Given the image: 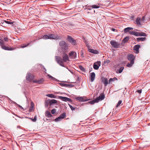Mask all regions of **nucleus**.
Returning a JSON list of instances; mask_svg holds the SVG:
<instances>
[{
	"label": "nucleus",
	"mask_w": 150,
	"mask_h": 150,
	"mask_svg": "<svg viewBox=\"0 0 150 150\" xmlns=\"http://www.w3.org/2000/svg\"><path fill=\"white\" fill-rule=\"evenodd\" d=\"M127 59L130 61V63H128L127 64V67H131L134 63V60L135 57L132 54H128L127 57Z\"/></svg>",
	"instance_id": "obj_1"
},
{
	"label": "nucleus",
	"mask_w": 150,
	"mask_h": 150,
	"mask_svg": "<svg viewBox=\"0 0 150 150\" xmlns=\"http://www.w3.org/2000/svg\"><path fill=\"white\" fill-rule=\"evenodd\" d=\"M59 45L61 47L62 50L64 52H67L68 49V45L65 42L61 41L59 42Z\"/></svg>",
	"instance_id": "obj_2"
},
{
	"label": "nucleus",
	"mask_w": 150,
	"mask_h": 150,
	"mask_svg": "<svg viewBox=\"0 0 150 150\" xmlns=\"http://www.w3.org/2000/svg\"><path fill=\"white\" fill-rule=\"evenodd\" d=\"M55 60L58 64L62 67L64 66V63L62 61V60L61 57L58 56H56L55 57Z\"/></svg>",
	"instance_id": "obj_3"
},
{
	"label": "nucleus",
	"mask_w": 150,
	"mask_h": 150,
	"mask_svg": "<svg viewBox=\"0 0 150 150\" xmlns=\"http://www.w3.org/2000/svg\"><path fill=\"white\" fill-rule=\"evenodd\" d=\"M49 39H53L54 40L60 39L61 38L60 36L58 35L57 34H50L49 35Z\"/></svg>",
	"instance_id": "obj_4"
},
{
	"label": "nucleus",
	"mask_w": 150,
	"mask_h": 150,
	"mask_svg": "<svg viewBox=\"0 0 150 150\" xmlns=\"http://www.w3.org/2000/svg\"><path fill=\"white\" fill-rule=\"evenodd\" d=\"M105 98V96L103 94H101L99 97L96 98L94 100L96 103H98L100 100H103Z\"/></svg>",
	"instance_id": "obj_5"
},
{
	"label": "nucleus",
	"mask_w": 150,
	"mask_h": 150,
	"mask_svg": "<svg viewBox=\"0 0 150 150\" xmlns=\"http://www.w3.org/2000/svg\"><path fill=\"white\" fill-rule=\"evenodd\" d=\"M110 43L112 46L115 48H119L120 46L119 43L114 41H111Z\"/></svg>",
	"instance_id": "obj_6"
},
{
	"label": "nucleus",
	"mask_w": 150,
	"mask_h": 150,
	"mask_svg": "<svg viewBox=\"0 0 150 150\" xmlns=\"http://www.w3.org/2000/svg\"><path fill=\"white\" fill-rule=\"evenodd\" d=\"M59 98L63 101L65 102L69 101L71 103H72V101L71 100L70 98L67 97L63 96H59Z\"/></svg>",
	"instance_id": "obj_7"
},
{
	"label": "nucleus",
	"mask_w": 150,
	"mask_h": 150,
	"mask_svg": "<svg viewBox=\"0 0 150 150\" xmlns=\"http://www.w3.org/2000/svg\"><path fill=\"white\" fill-rule=\"evenodd\" d=\"M101 62L100 61H98L94 63L93 65V68L96 70L98 69L99 67L100 66Z\"/></svg>",
	"instance_id": "obj_8"
},
{
	"label": "nucleus",
	"mask_w": 150,
	"mask_h": 150,
	"mask_svg": "<svg viewBox=\"0 0 150 150\" xmlns=\"http://www.w3.org/2000/svg\"><path fill=\"white\" fill-rule=\"evenodd\" d=\"M68 41L72 44L75 45L76 43V41L71 36H68L67 38Z\"/></svg>",
	"instance_id": "obj_9"
},
{
	"label": "nucleus",
	"mask_w": 150,
	"mask_h": 150,
	"mask_svg": "<svg viewBox=\"0 0 150 150\" xmlns=\"http://www.w3.org/2000/svg\"><path fill=\"white\" fill-rule=\"evenodd\" d=\"M63 60L64 62H66L69 61V57L68 55L65 53H64L62 55Z\"/></svg>",
	"instance_id": "obj_10"
},
{
	"label": "nucleus",
	"mask_w": 150,
	"mask_h": 150,
	"mask_svg": "<svg viewBox=\"0 0 150 150\" xmlns=\"http://www.w3.org/2000/svg\"><path fill=\"white\" fill-rule=\"evenodd\" d=\"M26 79L28 81H31L34 79L33 76H31L30 73H28L26 76Z\"/></svg>",
	"instance_id": "obj_11"
},
{
	"label": "nucleus",
	"mask_w": 150,
	"mask_h": 150,
	"mask_svg": "<svg viewBox=\"0 0 150 150\" xmlns=\"http://www.w3.org/2000/svg\"><path fill=\"white\" fill-rule=\"evenodd\" d=\"M76 99L79 102H85L88 100L85 99L82 97H78L76 98Z\"/></svg>",
	"instance_id": "obj_12"
},
{
	"label": "nucleus",
	"mask_w": 150,
	"mask_h": 150,
	"mask_svg": "<svg viewBox=\"0 0 150 150\" xmlns=\"http://www.w3.org/2000/svg\"><path fill=\"white\" fill-rule=\"evenodd\" d=\"M44 80L43 78H41L39 80H35L33 81L34 83L40 84H42L44 82Z\"/></svg>",
	"instance_id": "obj_13"
},
{
	"label": "nucleus",
	"mask_w": 150,
	"mask_h": 150,
	"mask_svg": "<svg viewBox=\"0 0 150 150\" xmlns=\"http://www.w3.org/2000/svg\"><path fill=\"white\" fill-rule=\"evenodd\" d=\"M95 76L96 75L94 72H93L91 73L90 76L91 80V82H93L94 80Z\"/></svg>",
	"instance_id": "obj_14"
},
{
	"label": "nucleus",
	"mask_w": 150,
	"mask_h": 150,
	"mask_svg": "<svg viewBox=\"0 0 150 150\" xmlns=\"http://www.w3.org/2000/svg\"><path fill=\"white\" fill-rule=\"evenodd\" d=\"M88 51L89 52L94 54H96L99 53V52L98 51L93 49L89 48L88 49Z\"/></svg>",
	"instance_id": "obj_15"
},
{
	"label": "nucleus",
	"mask_w": 150,
	"mask_h": 150,
	"mask_svg": "<svg viewBox=\"0 0 150 150\" xmlns=\"http://www.w3.org/2000/svg\"><path fill=\"white\" fill-rule=\"evenodd\" d=\"M50 102V105L51 106L54 105V104H57V101L56 100L52 99L51 100L49 99Z\"/></svg>",
	"instance_id": "obj_16"
},
{
	"label": "nucleus",
	"mask_w": 150,
	"mask_h": 150,
	"mask_svg": "<svg viewBox=\"0 0 150 150\" xmlns=\"http://www.w3.org/2000/svg\"><path fill=\"white\" fill-rule=\"evenodd\" d=\"M2 48L5 50H13V49L11 47L9 48L8 47H7L6 46H5L4 45H2L1 46Z\"/></svg>",
	"instance_id": "obj_17"
},
{
	"label": "nucleus",
	"mask_w": 150,
	"mask_h": 150,
	"mask_svg": "<svg viewBox=\"0 0 150 150\" xmlns=\"http://www.w3.org/2000/svg\"><path fill=\"white\" fill-rule=\"evenodd\" d=\"M140 47V46L139 45H135L134 47V49L135 50L137 53H138L139 52V48Z\"/></svg>",
	"instance_id": "obj_18"
},
{
	"label": "nucleus",
	"mask_w": 150,
	"mask_h": 150,
	"mask_svg": "<svg viewBox=\"0 0 150 150\" xmlns=\"http://www.w3.org/2000/svg\"><path fill=\"white\" fill-rule=\"evenodd\" d=\"M102 82L104 84L105 86L108 84V80L107 78H105L102 79Z\"/></svg>",
	"instance_id": "obj_19"
},
{
	"label": "nucleus",
	"mask_w": 150,
	"mask_h": 150,
	"mask_svg": "<svg viewBox=\"0 0 150 150\" xmlns=\"http://www.w3.org/2000/svg\"><path fill=\"white\" fill-rule=\"evenodd\" d=\"M45 114V116L47 117H50L52 116V115L51 114L50 112L48 111H46Z\"/></svg>",
	"instance_id": "obj_20"
},
{
	"label": "nucleus",
	"mask_w": 150,
	"mask_h": 150,
	"mask_svg": "<svg viewBox=\"0 0 150 150\" xmlns=\"http://www.w3.org/2000/svg\"><path fill=\"white\" fill-rule=\"evenodd\" d=\"M132 29H133V28H132L128 27L125 28L124 29V31L125 33H126L129 32L130 30Z\"/></svg>",
	"instance_id": "obj_21"
},
{
	"label": "nucleus",
	"mask_w": 150,
	"mask_h": 150,
	"mask_svg": "<svg viewBox=\"0 0 150 150\" xmlns=\"http://www.w3.org/2000/svg\"><path fill=\"white\" fill-rule=\"evenodd\" d=\"M47 76L49 77V78L51 79L53 81H57L58 82L59 81L56 78L52 77V76H51L49 74H48Z\"/></svg>",
	"instance_id": "obj_22"
},
{
	"label": "nucleus",
	"mask_w": 150,
	"mask_h": 150,
	"mask_svg": "<svg viewBox=\"0 0 150 150\" xmlns=\"http://www.w3.org/2000/svg\"><path fill=\"white\" fill-rule=\"evenodd\" d=\"M49 105H50V102L49 99H48L46 100L45 104V106L46 108L48 107Z\"/></svg>",
	"instance_id": "obj_23"
},
{
	"label": "nucleus",
	"mask_w": 150,
	"mask_h": 150,
	"mask_svg": "<svg viewBox=\"0 0 150 150\" xmlns=\"http://www.w3.org/2000/svg\"><path fill=\"white\" fill-rule=\"evenodd\" d=\"M46 96H47L51 98H56V96H55L52 94H47Z\"/></svg>",
	"instance_id": "obj_24"
},
{
	"label": "nucleus",
	"mask_w": 150,
	"mask_h": 150,
	"mask_svg": "<svg viewBox=\"0 0 150 150\" xmlns=\"http://www.w3.org/2000/svg\"><path fill=\"white\" fill-rule=\"evenodd\" d=\"M140 21L141 18H140L138 17L136 20V24L138 25L140 24Z\"/></svg>",
	"instance_id": "obj_25"
},
{
	"label": "nucleus",
	"mask_w": 150,
	"mask_h": 150,
	"mask_svg": "<svg viewBox=\"0 0 150 150\" xmlns=\"http://www.w3.org/2000/svg\"><path fill=\"white\" fill-rule=\"evenodd\" d=\"M117 80V79L115 77L113 78H110L109 80V83H110L111 82L114 81L115 80Z\"/></svg>",
	"instance_id": "obj_26"
},
{
	"label": "nucleus",
	"mask_w": 150,
	"mask_h": 150,
	"mask_svg": "<svg viewBox=\"0 0 150 150\" xmlns=\"http://www.w3.org/2000/svg\"><path fill=\"white\" fill-rule=\"evenodd\" d=\"M89 7L92 8H98L100 7L98 5H93L90 6Z\"/></svg>",
	"instance_id": "obj_27"
},
{
	"label": "nucleus",
	"mask_w": 150,
	"mask_h": 150,
	"mask_svg": "<svg viewBox=\"0 0 150 150\" xmlns=\"http://www.w3.org/2000/svg\"><path fill=\"white\" fill-rule=\"evenodd\" d=\"M146 38L145 37L144 38H137V40L138 41H144L146 40Z\"/></svg>",
	"instance_id": "obj_28"
},
{
	"label": "nucleus",
	"mask_w": 150,
	"mask_h": 150,
	"mask_svg": "<svg viewBox=\"0 0 150 150\" xmlns=\"http://www.w3.org/2000/svg\"><path fill=\"white\" fill-rule=\"evenodd\" d=\"M129 38L128 37H126L124 38L122 40L123 43H125L127 42L129 40Z\"/></svg>",
	"instance_id": "obj_29"
},
{
	"label": "nucleus",
	"mask_w": 150,
	"mask_h": 150,
	"mask_svg": "<svg viewBox=\"0 0 150 150\" xmlns=\"http://www.w3.org/2000/svg\"><path fill=\"white\" fill-rule=\"evenodd\" d=\"M79 68L82 71L85 72H86L85 69L81 65H79Z\"/></svg>",
	"instance_id": "obj_30"
},
{
	"label": "nucleus",
	"mask_w": 150,
	"mask_h": 150,
	"mask_svg": "<svg viewBox=\"0 0 150 150\" xmlns=\"http://www.w3.org/2000/svg\"><path fill=\"white\" fill-rule=\"evenodd\" d=\"M66 116V113L64 112L61 114L59 116V117L62 119H63Z\"/></svg>",
	"instance_id": "obj_31"
},
{
	"label": "nucleus",
	"mask_w": 150,
	"mask_h": 150,
	"mask_svg": "<svg viewBox=\"0 0 150 150\" xmlns=\"http://www.w3.org/2000/svg\"><path fill=\"white\" fill-rule=\"evenodd\" d=\"M27 118L29 119H30L32 121H33V122H35L37 120V117H36V116H35L34 117V119H33V118H30V117H27Z\"/></svg>",
	"instance_id": "obj_32"
},
{
	"label": "nucleus",
	"mask_w": 150,
	"mask_h": 150,
	"mask_svg": "<svg viewBox=\"0 0 150 150\" xmlns=\"http://www.w3.org/2000/svg\"><path fill=\"white\" fill-rule=\"evenodd\" d=\"M42 38L44 39H49V35H45L42 37Z\"/></svg>",
	"instance_id": "obj_33"
},
{
	"label": "nucleus",
	"mask_w": 150,
	"mask_h": 150,
	"mask_svg": "<svg viewBox=\"0 0 150 150\" xmlns=\"http://www.w3.org/2000/svg\"><path fill=\"white\" fill-rule=\"evenodd\" d=\"M146 36V35L145 33L143 32H139V36Z\"/></svg>",
	"instance_id": "obj_34"
},
{
	"label": "nucleus",
	"mask_w": 150,
	"mask_h": 150,
	"mask_svg": "<svg viewBox=\"0 0 150 150\" xmlns=\"http://www.w3.org/2000/svg\"><path fill=\"white\" fill-rule=\"evenodd\" d=\"M62 120V119L59 116L58 117L55 118L54 119V121L55 122H58L61 120Z\"/></svg>",
	"instance_id": "obj_35"
},
{
	"label": "nucleus",
	"mask_w": 150,
	"mask_h": 150,
	"mask_svg": "<svg viewBox=\"0 0 150 150\" xmlns=\"http://www.w3.org/2000/svg\"><path fill=\"white\" fill-rule=\"evenodd\" d=\"M124 69V67H121L119 70V73H121L123 69Z\"/></svg>",
	"instance_id": "obj_36"
},
{
	"label": "nucleus",
	"mask_w": 150,
	"mask_h": 150,
	"mask_svg": "<svg viewBox=\"0 0 150 150\" xmlns=\"http://www.w3.org/2000/svg\"><path fill=\"white\" fill-rule=\"evenodd\" d=\"M29 44H30V43H28L26 44H23V45H21V47L22 48H24V47H27L28 45H29Z\"/></svg>",
	"instance_id": "obj_37"
},
{
	"label": "nucleus",
	"mask_w": 150,
	"mask_h": 150,
	"mask_svg": "<svg viewBox=\"0 0 150 150\" xmlns=\"http://www.w3.org/2000/svg\"><path fill=\"white\" fill-rule=\"evenodd\" d=\"M68 105L69 106L70 108H71V110L72 111L74 110L75 109V108L74 107H73L71 105H70V104H68Z\"/></svg>",
	"instance_id": "obj_38"
},
{
	"label": "nucleus",
	"mask_w": 150,
	"mask_h": 150,
	"mask_svg": "<svg viewBox=\"0 0 150 150\" xmlns=\"http://www.w3.org/2000/svg\"><path fill=\"white\" fill-rule=\"evenodd\" d=\"M59 84L62 86H64L65 87H67V85L66 84H64L62 83H59Z\"/></svg>",
	"instance_id": "obj_39"
},
{
	"label": "nucleus",
	"mask_w": 150,
	"mask_h": 150,
	"mask_svg": "<svg viewBox=\"0 0 150 150\" xmlns=\"http://www.w3.org/2000/svg\"><path fill=\"white\" fill-rule=\"evenodd\" d=\"M122 103V101L121 100H119V101L117 103V105L116 107H119L120 105Z\"/></svg>",
	"instance_id": "obj_40"
},
{
	"label": "nucleus",
	"mask_w": 150,
	"mask_h": 150,
	"mask_svg": "<svg viewBox=\"0 0 150 150\" xmlns=\"http://www.w3.org/2000/svg\"><path fill=\"white\" fill-rule=\"evenodd\" d=\"M4 22L7 24H13V22H11L10 21H4Z\"/></svg>",
	"instance_id": "obj_41"
},
{
	"label": "nucleus",
	"mask_w": 150,
	"mask_h": 150,
	"mask_svg": "<svg viewBox=\"0 0 150 150\" xmlns=\"http://www.w3.org/2000/svg\"><path fill=\"white\" fill-rule=\"evenodd\" d=\"M88 103L89 104L92 105L94 104L95 103H96V102H95V100H94L92 101L88 102Z\"/></svg>",
	"instance_id": "obj_42"
},
{
	"label": "nucleus",
	"mask_w": 150,
	"mask_h": 150,
	"mask_svg": "<svg viewBox=\"0 0 150 150\" xmlns=\"http://www.w3.org/2000/svg\"><path fill=\"white\" fill-rule=\"evenodd\" d=\"M56 110L55 109H53L51 110V113L53 114H54L56 112Z\"/></svg>",
	"instance_id": "obj_43"
},
{
	"label": "nucleus",
	"mask_w": 150,
	"mask_h": 150,
	"mask_svg": "<svg viewBox=\"0 0 150 150\" xmlns=\"http://www.w3.org/2000/svg\"><path fill=\"white\" fill-rule=\"evenodd\" d=\"M139 32L134 31V35L136 36H139Z\"/></svg>",
	"instance_id": "obj_44"
},
{
	"label": "nucleus",
	"mask_w": 150,
	"mask_h": 150,
	"mask_svg": "<svg viewBox=\"0 0 150 150\" xmlns=\"http://www.w3.org/2000/svg\"><path fill=\"white\" fill-rule=\"evenodd\" d=\"M75 52L74 51H71L69 53V56H73V54H74Z\"/></svg>",
	"instance_id": "obj_45"
},
{
	"label": "nucleus",
	"mask_w": 150,
	"mask_h": 150,
	"mask_svg": "<svg viewBox=\"0 0 150 150\" xmlns=\"http://www.w3.org/2000/svg\"><path fill=\"white\" fill-rule=\"evenodd\" d=\"M4 42L3 40L0 39V45L1 46L4 45Z\"/></svg>",
	"instance_id": "obj_46"
},
{
	"label": "nucleus",
	"mask_w": 150,
	"mask_h": 150,
	"mask_svg": "<svg viewBox=\"0 0 150 150\" xmlns=\"http://www.w3.org/2000/svg\"><path fill=\"white\" fill-rule=\"evenodd\" d=\"M72 57L74 59H75L76 57V53L75 52H74V54H73Z\"/></svg>",
	"instance_id": "obj_47"
},
{
	"label": "nucleus",
	"mask_w": 150,
	"mask_h": 150,
	"mask_svg": "<svg viewBox=\"0 0 150 150\" xmlns=\"http://www.w3.org/2000/svg\"><path fill=\"white\" fill-rule=\"evenodd\" d=\"M110 62V61L109 60L106 59L104 62V63L108 64Z\"/></svg>",
	"instance_id": "obj_48"
},
{
	"label": "nucleus",
	"mask_w": 150,
	"mask_h": 150,
	"mask_svg": "<svg viewBox=\"0 0 150 150\" xmlns=\"http://www.w3.org/2000/svg\"><path fill=\"white\" fill-rule=\"evenodd\" d=\"M129 33L131 35H134V31H130L129 32Z\"/></svg>",
	"instance_id": "obj_49"
},
{
	"label": "nucleus",
	"mask_w": 150,
	"mask_h": 150,
	"mask_svg": "<svg viewBox=\"0 0 150 150\" xmlns=\"http://www.w3.org/2000/svg\"><path fill=\"white\" fill-rule=\"evenodd\" d=\"M67 87H72L73 86L72 84H67Z\"/></svg>",
	"instance_id": "obj_50"
},
{
	"label": "nucleus",
	"mask_w": 150,
	"mask_h": 150,
	"mask_svg": "<svg viewBox=\"0 0 150 150\" xmlns=\"http://www.w3.org/2000/svg\"><path fill=\"white\" fill-rule=\"evenodd\" d=\"M137 92H138V93H142V89H141V90H137Z\"/></svg>",
	"instance_id": "obj_51"
},
{
	"label": "nucleus",
	"mask_w": 150,
	"mask_h": 150,
	"mask_svg": "<svg viewBox=\"0 0 150 150\" xmlns=\"http://www.w3.org/2000/svg\"><path fill=\"white\" fill-rule=\"evenodd\" d=\"M4 40L5 41H6V42H7L8 41V38L7 37H5V38H4Z\"/></svg>",
	"instance_id": "obj_52"
},
{
	"label": "nucleus",
	"mask_w": 150,
	"mask_h": 150,
	"mask_svg": "<svg viewBox=\"0 0 150 150\" xmlns=\"http://www.w3.org/2000/svg\"><path fill=\"white\" fill-rule=\"evenodd\" d=\"M144 19H145V16H143L141 20L142 21H144Z\"/></svg>",
	"instance_id": "obj_53"
},
{
	"label": "nucleus",
	"mask_w": 150,
	"mask_h": 150,
	"mask_svg": "<svg viewBox=\"0 0 150 150\" xmlns=\"http://www.w3.org/2000/svg\"><path fill=\"white\" fill-rule=\"evenodd\" d=\"M84 42H85V44H86V46H87L88 45L87 44V41L86 40H85Z\"/></svg>",
	"instance_id": "obj_54"
},
{
	"label": "nucleus",
	"mask_w": 150,
	"mask_h": 150,
	"mask_svg": "<svg viewBox=\"0 0 150 150\" xmlns=\"http://www.w3.org/2000/svg\"><path fill=\"white\" fill-rule=\"evenodd\" d=\"M111 30L113 31H115L116 30L115 28H112Z\"/></svg>",
	"instance_id": "obj_55"
},
{
	"label": "nucleus",
	"mask_w": 150,
	"mask_h": 150,
	"mask_svg": "<svg viewBox=\"0 0 150 150\" xmlns=\"http://www.w3.org/2000/svg\"><path fill=\"white\" fill-rule=\"evenodd\" d=\"M17 105V106H18V107H20V108H23L21 106V105H18V104H17V105Z\"/></svg>",
	"instance_id": "obj_56"
},
{
	"label": "nucleus",
	"mask_w": 150,
	"mask_h": 150,
	"mask_svg": "<svg viewBox=\"0 0 150 150\" xmlns=\"http://www.w3.org/2000/svg\"><path fill=\"white\" fill-rule=\"evenodd\" d=\"M83 52H82V51H81V57H83Z\"/></svg>",
	"instance_id": "obj_57"
},
{
	"label": "nucleus",
	"mask_w": 150,
	"mask_h": 150,
	"mask_svg": "<svg viewBox=\"0 0 150 150\" xmlns=\"http://www.w3.org/2000/svg\"><path fill=\"white\" fill-rule=\"evenodd\" d=\"M12 103H13V104H16V105L17 104L16 102H13V101H12Z\"/></svg>",
	"instance_id": "obj_58"
},
{
	"label": "nucleus",
	"mask_w": 150,
	"mask_h": 150,
	"mask_svg": "<svg viewBox=\"0 0 150 150\" xmlns=\"http://www.w3.org/2000/svg\"><path fill=\"white\" fill-rule=\"evenodd\" d=\"M88 9L89 10H91V8H88Z\"/></svg>",
	"instance_id": "obj_59"
},
{
	"label": "nucleus",
	"mask_w": 150,
	"mask_h": 150,
	"mask_svg": "<svg viewBox=\"0 0 150 150\" xmlns=\"http://www.w3.org/2000/svg\"><path fill=\"white\" fill-rule=\"evenodd\" d=\"M33 102H32L31 103V105H33Z\"/></svg>",
	"instance_id": "obj_60"
},
{
	"label": "nucleus",
	"mask_w": 150,
	"mask_h": 150,
	"mask_svg": "<svg viewBox=\"0 0 150 150\" xmlns=\"http://www.w3.org/2000/svg\"><path fill=\"white\" fill-rule=\"evenodd\" d=\"M44 69H45V71H46V69H45V68H44Z\"/></svg>",
	"instance_id": "obj_61"
},
{
	"label": "nucleus",
	"mask_w": 150,
	"mask_h": 150,
	"mask_svg": "<svg viewBox=\"0 0 150 150\" xmlns=\"http://www.w3.org/2000/svg\"><path fill=\"white\" fill-rule=\"evenodd\" d=\"M3 150H6L5 149H4Z\"/></svg>",
	"instance_id": "obj_62"
}]
</instances>
